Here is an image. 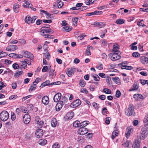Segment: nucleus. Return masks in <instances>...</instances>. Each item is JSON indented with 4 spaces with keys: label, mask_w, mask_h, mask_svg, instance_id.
Returning a JSON list of instances; mask_svg holds the SVG:
<instances>
[{
    "label": "nucleus",
    "mask_w": 148,
    "mask_h": 148,
    "mask_svg": "<svg viewBox=\"0 0 148 148\" xmlns=\"http://www.w3.org/2000/svg\"><path fill=\"white\" fill-rule=\"evenodd\" d=\"M138 84V82L137 81H135L133 85L131 87L129 90L130 91H133L134 90H138L139 88Z\"/></svg>",
    "instance_id": "nucleus-8"
},
{
    "label": "nucleus",
    "mask_w": 148,
    "mask_h": 148,
    "mask_svg": "<svg viewBox=\"0 0 148 148\" xmlns=\"http://www.w3.org/2000/svg\"><path fill=\"white\" fill-rule=\"evenodd\" d=\"M52 148H60L59 144L57 143H55L53 145Z\"/></svg>",
    "instance_id": "nucleus-55"
},
{
    "label": "nucleus",
    "mask_w": 148,
    "mask_h": 148,
    "mask_svg": "<svg viewBox=\"0 0 148 148\" xmlns=\"http://www.w3.org/2000/svg\"><path fill=\"white\" fill-rule=\"evenodd\" d=\"M75 67H73L71 69H69L66 73L69 77H70L73 75L74 72H75Z\"/></svg>",
    "instance_id": "nucleus-9"
},
{
    "label": "nucleus",
    "mask_w": 148,
    "mask_h": 148,
    "mask_svg": "<svg viewBox=\"0 0 148 148\" xmlns=\"http://www.w3.org/2000/svg\"><path fill=\"white\" fill-rule=\"evenodd\" d=\"M107 30L106 29H104L103 32H101V35L100 37L103 38L105 36V34L107 32Z\"/></svg>",
    "instance_id": "nucleus-50"
},
{
    "label": "nucleus",
    "mask_w": 148,
    "mask_h": 148,
    "mask_svg": "<svg viewBox=\"0 0 148 148\" xmlns=\"http://www.w3.org/2000/svg\"><path fill=\"white\" fill-rule=\"evenodd\" d=\"M95 15H100L103 13V12L101 11H97L96 10L94 11Z\"/></svg>",
    "instance_id": "nucleus-53"
},
{
    "label": "nucleus",
    "mask_w": 148,
    "mask_h": 148,
    "mask_svg": "<svg viewBox=\"0 0 148 148\" xmlns=\"http://www.w3.org/2000/svg\"><path fill=\"white\" fill-rule=\"evenodd\" d=\"M118 135V133L117 132L114 131L112 132V139H114L115 137Z\"/></svg>",
    "instance_id": "nucleus-41"
},
{
    "label": "nucleus",
    "mask_w": 148,
    "mask_h": 148,
    "mask_svg": "<svg viewBox=\"0 0 148 148\" xmlns=\"http://www.w3.org/2000/svg\"><path fill=\"white\" fill-rule=\"evenodd\" d=\"M78 20V18L77 17H75L72 18L73 24L75 26H76L77 25V22Z\"/></svg>",
    "instance_id": "nucleus-32"
},
{
    "label": "nucleus",
    "mask_w": 148,
    "mask_h": 148,
    "mask_svg": "<svg viewBox=\"0 0 148 148\" xmlns=\"http://www.w3.org/2000/svg\"><path fill=\"white\" fill-rule=\"evenodd\" d=\"M121 95V92L119 90H118L116 91L115 96L116 97L119 98Z\"/></svg>",
    "instance_id": "nucleus-52"
},
{
    "label": "nucleus",
    "mask_w": 148,
    "mask_h": 148,
    "mask_svg": "<svg viewBox=\"0 0 148 148\" xmlns=\"http://www.w3.org/2000/svg\"><path fill=\"white\" fill-rule=\"evenodd\" d=\"M63 105H64L62 104V102L60 101L59 103L58 102L56 106V110L57 111H59L62 108Z\"/></svg>",
    "instance_id": "nucleus-19"
},
{
    "label": "nucleus",
    "mask_w": 148,
    "mask_h": 148,
    "mask_svg": "<svg viewBox=\"0 0 148 148\" xmlns=\"http://www.w3.org/2000/svg\"><path fill=\"white\" fill-rule=\"evenodd\" d=\"M23 52L24 56L25 57L28 58H30L31 60L33 59V56L31 53L27 51H24Z\"/></svg>",
    "instance_id": "nucleus-12"
},
{
    "label": "nucleus",
    "mask_w": 148,
    "mask_h": 148,
    "mask_svg": "<svg viewBox=\"0 0 148 148\" xmlns=\"http://www.w3.org/2000/svg\"><path fill=\"white\" fill-rule=\"evenodd\" d=\"M36 18H36V16H34L32 17V18H31V19H30V20H31L30 23H34Z\"/></svg>",
    "instance_id": "nucleus-60"
},
{
    "label": "nucleus",
    "mask_w": 148,
    "mask_h": 148,
    "mask_svg": "<svg viewBox=\"0 0 148 148\" xmlns=\"http://www.w3.org/2000/svg\"><path fill=\"white\" fill-rule=\"evenodd\" d=\"M19 6V5L17 3L14 4L13 5V8L15 12L16 13L18 12Z\"/></svg>",
    "instance_id": "nucleus-25"
},
{
    "label": "nucleus",
    "mask_w": 148,
    "mask_h": 148,
    "mask_svg": "<svg viewBox=\"0 0 148 148\" xmlns=\"http://www.w3.org/2000/svg\"><path fill=\"white\" fill-rule=\"evenodd\" d=\"M30 116L28 114H25L23 117V121L24 123L26 124L29 123L30 121Z\"/></svg>",
    "instance_id": "nucleus-7"
},
{
    "label": "nucleus",
    "mask_w": 148,
    "mask_h": 148,
    "mask_svg": "<svg viewBox=\"0 0 148 148\" xmlns=\"http://www.w3.org/2000/svg\"><path fill=\"white\" fill-rule=\"evenodd\" d=\"M86 36V35L84 34H81L79 36L77 37V39L78 40H82Z\"/></svg>",
    "instance_id": "nucleus-51"
},
{
    "label": "nucleus",
    "mask_w": 148,
    "mask_h": 148,
    "mask_svg": "<svg viewBox=\"0 0 148 148\" xmlns=\"http://www.w3.org/2000/svg\"><path fill=\"white\" fill-rule=\"evenodd\" d=\"M86 83L83 80H81L79 82V85L82 87H84L85 86Z\"/></svg>",
    "instance_id": "nucleus-44"
},
{
    "label": "nucleus",
    "mask_w": 148,
    "mask_h": 148,
    "mask_svg": "<svg viewBox=\"0 0 148 148\" xmlns=\"http://www.w3.org/2000/svg\"><path fill=\"white\" fill-rule=\"evenodd\" d=\"M142 21H143V19L141 20L140 22H137L138 25L139 26H142L143 27L145 26V25L144 24H143L142 23Z\"/></svg>",
    "instance_id": "nucleus-57"
},
{
    "label": "nucleus",
    "mask_w": 148,
    "mask_h": 148,
    "mask_svg": "<svg viewBox=\"0 0 148 148\" xmlns=\"http://www.w3.org/2000/svg\"><path fill=\"white\" fill-rule=\"evenodd\" d=\"M121 53L120 52L119 53L113 52L109 54L110 59L112 61H116L120 59L121 56L119 55Z\"/></svg>",
    "instance_id": "nucleus-2"
},
{
    "label": "nucleus",
    "mask_w": 148,
    "mask_h": 148,
    "mask_svg": "<svg viewBox=\"0 0 148 148\" xmlns=\"http://www.w3.org/2000/svg\"><path fill=\"white\" fill-rule=\"evenodd\" d=\"M19 67V65L16 63H15L13 64L12 67L15 69H16L18 68Z\"/></svg>",
    "instance_id": "nucleus-59"
},
{
    "label": "nucleus",
    "mask_w": 148,
    "mask_h": 148,
    "mask_svg": "<svg viewBox=\"0 0 148 148\" xmlns=\"http://www.w3.org/2000/svg\"><path fill=\"white\" fill-rule=\"evenodd\" d=\"M8 54L7 53L3 52L2 53V52H0V58L3 57H5L7 56Z\"/></svg>",
    "instance_id": "nucleus-46"
},
{
    "label": "nucleus",
    "mask_w": 148,
    "mask_h": 148,
    "mask_svg": "<svg viewBox=\"0 0 148 148\" xmlns=\"http://www.w3.org/2000/svg\"><path fill=\"white\" fill-rule=\"evenodd\" d=\"M9 117V113L6 111H3L0 114V119L3 121L7 120Z\"/></svg>",
    "instance_id": "nucleus-3"
},
{
    "label": "nucleus",
    "mask_w": 148,
    "mask_h": 148,
    "mask_svg": "<svg viewBox=\"0 0 148 148\" xmlns=\"http://www.w3.org/2000/svg\"><path fill=\"white\" fill-rule=\"evenodd\" d=\"M119 47L117 44L116 45H113L112 51L113 52H115L119 53V52H120L119 51Z\"/></svg>",
    "instance_id": "nucleus-22"
},
{
    "label": "nucleus",
    "mask_w": 148,
    "mask_h": 148,
    "mask_svg": "<svg viewBox=\"0 0 148 148\" xmlns=\"http://www.w3.org/2000/svg\"><path fill=\"white\" fill-rule=\"evenodd\" d=\"M147 131L145 128H143L141 130L140 136V140H144L147 137Z\"/></svg>",
    "instance_id": "nucleus-4"
},
{
    "label": "nucleus",
    "mask_w": 148,
    "mask_h": 148,
    "mask_svg": "<svg viewBox=\"0 0 148 148\" xmlns=\"http://www.w3.org/2000/svg\"><path fill=\"white\" fill-rule=\"evenodd\" d=\"M57 6L58 8H61L63 6L64 3L63 2L60 1L59 2H57Z\"/></svg>",
    "instance_id": "nucleus-45"
},
{
    "label": "nucleus",
    "mask_w": 148,
    "mask_h": 148,
    "mask_svg": "<svg viewBox=\"0 0 148 148\" xmlns=\"http://www.w3.org/2000/svg\"><path fill=\"white\" fill-rule=\"evenodd\" d=\"M22 64L21 66H23V67L25 69V67H26L27 66L26 64V62L25 60L21 61Z\"/></svg>",
    "instance_id": "nucleus-56"
},
{
    "label": "nucleus",
    "mask_w": 148,
    "mask_h": 148,
    "mask_svg": "<svg viewBox=\"0 0 148 148\" xmlns=\"http://www.w3.org/2000/svg\"><path fill=\"white\" fill-rule=\"evenodd\" d=\"M37 138H39L41 137L43 135V130L42 129H38L37 130L35 133Z\"/></svg>",
    "instance_id": "nucleus-11"
},
{
    "label": "nucleus",
    "mask_w": 148,
    "mask_h": 148,
    "mask_svg": "<svg viewBox=\"0 0 148 148\" xmlns=\"http://www.w3.org/2000/svg\"><path fill=\"white\" fill-rule=\"evenodd\" d=\"M63 29L66 32H69L71 31L72 29L71 27H69L67 26H64Z\"/></svg>",
    "instance_id": "nucleus-37"
},
{
    "label": "nucleus",
    "mask_w": 148,
    "mask_h": 148,
    "mask_svg": "<svg viewBox=\"0 0 148 148\" xmlns=\"http://www.w3.org/2000/svg\"><path fill=\"white\" fill-rule=\"evenodd\" d=\"M125 113L126 115L130 116H134L135 113L134 112L133 105L131 103L129 104L128 108L125 110Z\"/></svg>",
    "instance_id": "nucleus-1"
},
{
    "label": "nucleus",
    "mask_w": 148,
    "mask_h": 148,
    "mask_svg": "<svg viewBox=\"0 0 148 148\" xmlns=\"http://www.w3.org/2000/svg\"><path fill=\"white\" fill-rule=\"evenodd\" d=\"M143 122L145 123H147L146 125H145V126L148 125V114L146 115L144 119Z\"/></svg>",
    "instance_id": "nucleus-40"
},
{
    "label": "nucleus",
    "mask_w": 148,
    "mask_h": 148,
    "mask_svg": "<svg viewBox=\"0 0 148 148\" xmlns=\"http://www.w3.org/2000/svg\"><path fill=\"white\" fill-rule=\"evenodd\" d=\"M132 56L135 58L138 57L140 56V54L137 52H133L132 54Z\"/></svg>",
    "instance_id": "nucleus-43"
},
{
    "label": "nucleus",
    "mask_w": 148,
    "mask_h": 148,
    "mask_svg": "<svg viewBox=\"0 0 148 148\" xmlns=\"http://www.w3.org/2000/svg\"><path fill=\"white\" fill-rule=\"evenodd\" d=\"M35 121L36 123L39 125H42L44 123V122L39 119L38 117L36 118Z\"/></svg>",
    "instance_id": "nucleus-21"
},
{
    "label": "nucleus",
    "mask_w": 148,
    "mask_h": 148,
    "mask_svg": "<svg viewBox=\"0 0 148 148\" xmlns=\"http://www.w3.org/2000/svg\"><path fill=\"white\" fill-rule=\"evenodd\" d=\"M66 116L68 119H72L74 116V112H69L66 114Z\"/></svg>",
    "instance_id": "nucleus-23"
},
{
    "label": "nucleus",
    "mask_w": 148,
    "mask_h": 148,
    "mask_svg": "<svg viewBox=\"0 0 148 148\" xmlns=\"http://www.w3.org/2000/svg\"><path fill=\"white\" fill-rule=\"evenodd\" d=\"M92 77H93L94 80L95 81H98L99 80L100 78L97 74H95V75H92Z\"/></svg>",
    "instance_id": "nucleus-48"
},
{
    "label": "nucleus",
    "mask_w": 148,
    "mask_h": 148,
    "mask_svg": "<svg viewBox=\"0 0 148 148\" xmlns=\"http://www.w3.org/2000/svg\"><path fill=\"white\" fill-rule=\"evenodd\" d=\"M31 18L30 16L28 15L27 16L25 20V22L29 25L30 24Z\"/></svg>",
    "instance_id": "nucleus-31"
},
{
    "label": "nucleus",
    "mask_w": 148,
    "mask_h": 148,
    "mask_svg": "<svg viewBox=\"0 0 148 148\" xmlns=\"http://www.w3.org/2000/svg\"><path fill=\"white\" fill-rule=\"evenodd\" d=\"M140 60L142 63L143 64L148 63V58L143 56L140 58Z\"/></svg>",
    "instance_id": "nucleus-18"
},
{
    "label": "nucleus",
    "mask_w": 148,
    "mask_h": 148,
    "mask_svg": "<svg viewBox=\"0 0 148 148\" xmlns=\"http://www.w3.org/2000/svg\"><path fill=\"white\" fill-rule=\"evenodd\" d=\"M50 83V81L49 80H47L45 82L42 83L40 86V87H42V88L49 85H51Z\"/></svg>",
    "instance_id": "nucleus-26"
},
{
    "label": "nucleus",
    "mask_w": 148,
    "mask_h": 148,
    "mask_svg": "<svg viewBox=\"0 0 148 148\" xmlns=\"http://www.w3.org/2000/svg\"><path fill=\"white\" fill-rule=\"evenodd\" d=\"M81 123L78 121H76L74 122L73 124V126L75 127H80Z\"/></svg>",
    "instance_id": "nucleus-28"
},
{
    "label": "nucleus",
    "mask_w": 148,
    "mask_h": 148,
    "mask_svg": "<svg viewBox=\"0 0 148 148\" xmlns=\"http://www.w3.org/2000/svg\"><path fill=\"white\" fill-rule=\"evenodd\" d=\"M81 103V101L79 99H77L73 101L70 105L71 107L74 108L80 105Z\"/></svg>",
    "instance_id": "nucleus-5"
},
{
    "label": "nucleus",
    "mask_w": 148,
    "mask_h": 148,
    "mask_svg": "<svg viewBox=\"0 0 148 148\" xmlns=\"http://www.w3.org/2000/svg\"><path fill=\"white\" fill-rule=\"evenodd\" d=\"M18 48L16 45H10L8 46L6 48V50L8 51H12L16 50Z\"/></svg>",
    "instance_id": "nucleus-10"
},
{
    "label": "nucleus",
    "mask_w": 148,
    "mask_h": 148,
    "mask_svg": "<svg viewBox=\"0 0 148 148\" xmlns=\"http://www.w3.org/2000/svg\"><path fill=\"white\" fill-rule=\"evenodd\" d=\"M51 124L53 127H55L57 124L56 119L55 118H52L51 121Z\"/></svg>",
    "instance_id": "nucleus-20"
},
{
    "label": "nucleus",
    "mask_w": 148,
    "mask_h": 148,
    "mask_svg": "<svg viewBox=\"0 0 148 148\" xmlns=\"http://www.w3.org/2000/svg\"><path fill=\"white\" fill-rule=\"evenodd\" d=\"M133 98L136 101H138L139 99H144L143 96L139 94H134L133 95Z\"/></svg>",
    "instance_id": "nucleus-15"
},
{
    "label": "nucleus",
    "mask_w": 148,
    "mask_h": 148,
    "mask_svg": "<svg viewBox=\"0 0 148 148\" xmlns=\"http://www.w3.org/2000/svg\"><path fill=\"white\" fill-rule=\"evenodd\" d=\"M47 142V140L45 139L40 140L39 141V144L42 145H44L46 144Z\"/></svg>",
    "instance_id": "nucleus-36"
},
{
    "label": "nucleus",
    "mask_w": 148,
    "mask_h": 148,
    "mask_svg": "<svg viewBox=\"0 0 148 148\" xmlns=\"http://www.w3.org/2000/svg\"><path fill=\"white\" fill-rule=\"evenodd\" d=\"M68 101L67 98L65 97H63L62 99V100L60 101V102H62V104L63 105H66L68 103Z\"/></svg>",
    "instance_id": "nucleus-27"
},
{
    "label": "nucleus",
    "mask_w": 148,
    "mask_h": 148,
    "mask_svg": "<svg viewBox=\"0 0 148 148\" xmlns=\"http://www.w3.org/2000/svg\"><path fill=\"white\" fill-rule=\"evenodd\" d=\"M89 123V122L88 121H84L81 123V125H80V127H84L88 125Z\"/></svg>",
    "instance_id": "nucleus-33"
},
{
    "label": "nucleus",
    "mask_w": 148,
    "mask_h": 148,
    "mask_svg": "<svg viewBox=\"0 0 148 148\" xmlns=\"http://www.w3.org/2000/svg\"><path fill=\"white\" fill-rule=\"evenodd\" d=\"M129 143L128 141L127 140L123 144V145L125 147H129Z\"/></svg>",
    "instance_id": "nucleus-62"
},
{
    "label": "nucleus",
    "mask_w": 148,
    "mask_h": 148,
    "mask_svg": "<svg viewBox=\"0 0 148 148\" xmlns=\"http://www.w3.org/2000/svg\"><path fill=\"white\" fill-rule=\"evenodd\" d=\"M61 93L58 92L54 96L53 98V100L55 102H57L59 101L61 97Z\"/></svg>",
    "instance_id": "nucleus-14"
},
{
    "label": "nucleus",
    "mask_w": 148,
    "mask_h": 148,
    "mask_svg": "<svg viewBox=\"0 0 148 148\" xmlns=\"http://www.w3.org/2000/svg\"><path fill=\"white\" fill-rule=\"evenodd\" d=\"M41 34L42 36H44L45 38H47V36L48 35V34L45 31V29H44L42 30L41 32Z\"/></svg>",
    "instance_id": "nucleus-34"
},
{
    "label": "nucleus",
    "mask_w": 148,
    "mask_h": 148,
    "mask_svg": "<svg viewBox=\"0 0 148 148\" xmlns=\"http://www.w3.org/2000/svg\"><path fill=\"white\" fill-rule=\"evenodd\" d=\"M112 80L116 84H119L120 83V79L118 77H112Z\"/></svg>",
    "instance_id": "nucleus-29"
},
{
    "label": "nucleus",
    "mask_w": 148,
    "mask_h": 148,
    "mask_svg": "<svg viewBox=\"0 0 148 148\" xmlns=\"http://www.w3.org/2000/svg\"><path fill=\"white\" fill-rule=\"evenodd\" d=\"M45 29V31L46 32H47L48 34H52L53 32V30L50 28Z\"/></svg>",
    "instance_id": "nucleus-47"
},
{
    "label": "nucleus",
    "mask_w": 148,
    "mask_h": 148,
    "mask_svg": "<svg viewBox=\"0 0 148 148\" xmlns=\"http://www.w3.org/2000/svg\"><path fill=\"white\" fill-rule=\"evenodd\" d=\"M56 75V73L54 70H51L49 72V77H50L51 78H53L55 77Z\"/></svg>",
    "instance_id": "nucleus-24"
},
{
    "label": "nucleus",
    "mask_w": 148,
    "mask_h": 148,
    "mask_svg": "<svg viewBox=\"0 0 148 148\" xmlns=\"http://www.w3.org/2000/svg\"><path fill=\"white\" fill-rule=\"evenodd\" d=\"M42 102L44 105H47L49 102V99L48 97L47 96L43 97L42 98Z\"/></svg>",
    "instance_id": "nucleus-17"
},
{
    "label": "nucleus",
    "mask_w": 148,
    "mask_h": 148,
    "mask_svg": "<svg viewBox=\"0 0 148 148\" xmlns=\"http://www.w3.org/2000/svg\"><path fill=\"white\" fill-rule=\"evenodd\" d=\"M22 71H20L16 72L14 75V77L15 78L18 77L22 74Z\"/></svg>",
    "instance_id": "nucleus-38"
},
{
    "label": "nucleus",
    "mask_w": 148,
    "mask_h": 148,
    "mask_svg": "<svg viewBox=\"0 0 148 148\" xmlns=\"http://www.w3.org/2000/svg\"><path fill=\"white\" fill-rule=\"evenodd\" d=\"M103 92L107 94H110L111 92L110 89L107 88L103 89Z\"/></svg>",
    "instance_id": "nucleus-39"
},
{
    "label": "nucleus",
    "mask_w": 148,
    "mask_h": 148,
    "mask_svg": "<svg viewBox=\"0 0 148 148\" xmlns=\"http://www.w3.org/2000/svg\"><path fill=\"white\" fill-rule=\"evenodd\" d=\"M81 128L79 129L78 133L81 135H83L86 134L88 132V129L84 127H81Z\"/></svg>",
    "instance_id": "nucleus-6"
},
{
    "label": "nucleus",
    "mask_w": 148,
    "mask_h": 148,
    "mask_svg": "<svg viewBox=\"0 0 148 148\" xmlns=\"http://www.w3.org/2000/svg\"><path fill=\"white\" fill-rule=\"evenodd\" d=\"M25 5H24V6L25 8H31V7L32 6V3H30L28 1H26L25 2Z\"/></svg>",
    "instance_id": "nucleus-35"
},
{
    "label": "nucleus",
    "mask_w": 148,
    "mask_h": 148,
    "mask_svg": "<svg viewBox=\"0 0 148 148\" xmlns=\"http://www.w3.org/2000/svg\"><path fill=\"white\" fill-rule=\"evenodd\" d=\"M140 142L138 140H135L134 142L132 147L133 148H140Z\"/></svg>",
    "instance_id": "nucleus-13"
},
{
    "label": "nucleus",
    "mask_w": 148,
    "mask_h": 148,
    "mask_svg": "<svg viewBox=\"0 0 148 148\" xmlns=\"http://www.w3.org/2000/svg\"><path fill=\"white\" fill-rule=\"evenodd\" d=\"M133 68V67L131 66H125L122 69H125L128 70H131Z\"/></svg>",
    "instance_id": "nucleus-49"
},
{
    "label": "nucleus",
    "mask_w": 148,
    "mask_h": 148,
    "mask_svg": "<svg viewBox=\"0 0 148 148\" xmlns=\"http://www.w3.org/2000/svg\"><path fill=\"white\" fill-rule=\"evenodd\" d=\"M127 61H125L124 62H123L121 64V69L123 68L125 66H126V64H127Z\"/></svg>",
    "instance_id": "nucleus-54"
},
{
    "label": "nucleus",
    "mask_w": 148,
    "mask_h": 148,
    "mask_svg": "<svg viewBox=\"0 0 148 148\" xmlns=\"http://www.w3.org/2000/svg\"><path fill=\"white\" fill-rule=\"evenodd\" d=\"M11 119L12 121L16 119V115L13 112L11 113Z\"/></svg>",
    "instance_id": "nucleus-61"
},
{
    "label": "nucleus",
    "mask_w": 148,
    "mask_h": 148,
    "mask_svg": "<svg viewBox=\"0 0 148 148\" xmlns=\"http://www.w3.org/2000/svg\"><path fill=\"white\" fill-rule=\"evenodd\" d=\"M48 69V67L46 66H44L42 69V71L43 72H46Z\"/></svg>",
    "instance_id": "nucleus-64"
},
{
    "label": "nucleus",
    "mask_w": 148,
    "mask_h": 148,
    "mask_svg": "<svg viewBox=\"0 0 148 148\" xmlns=\"http://www.w3.org/2000/svg\"><path fill=\"white\" fill-rule=\"evenodd\" d=\"M17 96L16 95H11L9 97V99H15L17 97Z\"/></svg>",
    "instance_id": "nucleus-58"
},
{
    "label": "nucleus",
    "mask_w": 148,
    "mask_h": 148,
    "mask_svg": "<svg viewBox=\"0 0 148 148\" xmlns=\"http://www.w3.org/2000/svg\"><path fill=\"white\" fill-rule=\"evenodd\" d=\"M133 131V129L131 127H128L126 131L125 132V136L126 137L128 138L129 137L130 134L131 132H132Z\"/></svg>",
    "instance_id": "nucleus-16"
},
{
    "label": "nucleus",
    "mask_w": 148,
    "mask_h": 148,
    "mask_svg": "<svg viewBox=\"0 0 148 148\" xmlns=\"http://www.w3.org/2000/svg\"><path fill=\"white\" fill-rule=\"evenodd\" d=\"M96 25L98 27H99L100 26H101L102 27H99L100 28H101V27H104L105 26V24L103 23L102 22H98L96 23Z\"/></svg>",
    "instance_id": "nucleus-42"
},
{
    "label": "nucleus",
    "mask_w": 148,
    "mask_h": 148,
    "mask_svg": "<svg viewBox=\"0 0 148 148\" xmlns=\"http://www.w3.org/2000/svg\"><path fill=\"white\" fill-rule=\"evenodd\" d=\"M124 22L125 20L124 19L120 18L117 19L115 23L117 24L121 25Z\"/></svg>",
    "instance_id": "nucleus-30"
},
{
    "label": "nucleus",
    "mask_w": 148,
    "mask_h": 148,
    "mask_svg": "<svg viewBox=\"0 0 148 148\" xmlns=\"http://www.w3.org/2000/svg\"><path fill=\"white\" fill-rule=\"evenodd\" d=\"M107 109L106 108H103L102 113L103 115H106L107 113Z\"/></svg>",
    "instance_id": "nucleus-63"
}]
</instances>
